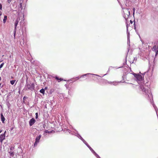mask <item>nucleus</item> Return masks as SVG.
Returning a JSON list of instances; mask_svg holds the SVG:
<instances>
[{"label":"nucleus","mask_w":158,"mask_h":158,"mask_svg":"<svg viewBox=\"0 0 158 158\" xmlns=\"http://www.w3.org/2000/svg\"><path fill=\"white\" fill-rule=\"evenodd\" d=\"M135 80L140 85L139 88L140 89L142 90L143 93L145 95V96L147 98H150V97H152V94L150 92V90L149 88L150 85H146L143 83L144 81L143 77L141 75L138 74L135 77Z\"/></svg>","instance_id":"f257e3e1"},{"label":"nucleus","mask_w":158,"mask_h":158,"mask_svg":"<svg viewBox=\"0 0 158 158\" xmlns=\"http://www.w3.org/2000/svg\"><path fill=\"white\" fill-rule=\"evenodd\" d=\"M26 87L28 89L32 91L35 89V85L34 83H32L31 84H29L26 81Z\"/></svg>","instance_id":"f03ea898"},{"label":"nucleus","mask_w":158,"mask_h":158,"mask_svg":"<svg viewBox=\"0 0 158 158\" xmlns=\"http://www.w3.org/2000/svg\"><path fill=\"white\" fill-rule=\"evenodd\" d=\"M71 134L77 136L79 139H80L83 142V143L85 142V141L78 133L77 131H76V132H73V133H71Z\"/></svg>","instance_id":"7ed1b4c3"},{"label":"nucleus","mask_w":158,"mask_h":158,"mask_svg":"<svg viewBox=\"0 0 158 158\" xmlns=\"http://www.w3.org/2000/svg\"><path fill=\"white\" fill-rule=\"evenodd\" d=\"M42 135H41L40 134L37 135L35 139V141L34 144V147H36L37 144L39 143L41 137Z\"/></svg>","instance_id":"20e7f679"},{"label":"nucleus","mask_w":158,"mask_h":158,"mask_svg":"<svg viewBox=\"0 0 158 158\" xmlns=\"http://www.w3.org/2000/svg\"><path fill=\"white\" fill-rule=\"evenodd\" d=\"M152 97H150V98H146L149 101H150V102H151V103L152 104V106H153V107L154 109H155V110L156 111V112H157V111H158V109L157 107L155 105V104H154V102H153V97H152ZM145 98H146V97H145Z\"/></svg>","instance_id":"39448f33"},{"label":"nucleus","mask_w":158,"mask_h":158,"mask_svg":"<svg viewBox=\"0 0 158 158\" xmlns=\"http://www.w3.org/2000/svg\"><path fill=\"white\" fill-rule=\"evenodd\" d=\"M19 22V19L18 18H17L15 19V27L14 29V35L15 38V35L16 33L17 27L18 25Z\"/></svg>","instance_id":"423d86ee"},{"label":"nucleus","mask_w":158,"mask_h":158,"mask_svg":"<svg viewBox=\"0 0 158 158\" xmlns=\"http://www.w3.org/2000/svg\"><path fill=\"white\" fill-rule=\"evenodd\" d=\"M84 143L89 148V150L91 151V152L94 155V156L96 155L97 154L95 151L90 147L88 144L85 141Z\"/></svg>","instance_id":"0eeeda50"},{"label":"nucleus","mask_w":158,"mask_h":158,"mask_svg":"<svg viewBox=\"0 0 158 158\" xmlns=\"http://www.w3.org/2000/svg\"><path fill=\"white\" fill-rule=\"evenodd\" d=\"M126 11L127 14H124L123 16L124 18L125 19L126 21L128 18L129 16L130 15V11L128 9H127Z\"/></svg>","instance_id":"6e6552de"},{"label":"nucleus","mask_w":158,"mask_h":158,"mask_svg":"<svg viewBox=\"0 0 158 158\" xmlns=\"http://www.w3.org/2000/svg\"><path fill=\"white\" fill-rule=\"evenodd\" d=\"M36 120L34 118H31L29 122L30 126H32L35 122Z\"/></svg>","instance_id":"1a4fd4ad"},{"label":"nucleus","mask_w":158,"mask_h":158,"mask_svg":"<svg viewBox=\"0 0 158 158\" xmlns=\"http://www.w3.org/2000/svg\"><path fill=\"white\" fill-rule=\"evenodd\" d=\"M88 75H95V76H98L99 77H101L99 75H97V74H92V73H88L82 75L80 76V78H83V77H85L87 76Z\"/></svg>","instance_id":"9d476101"},{"label":"nucleus","mask_w":158,"mask_h":158,"mask_svg":"<svg viewBox=\"0 0 158 158\" xmlns=\"http://www.w3.org/2000/svg\"><path fill=\"white\" fill-rule=\"evenodd\" d=\"M119 83H120V82H123V83L125 82L126 83H127V82H125V81H120L119 82H117V81H113L112 82V84H113L114 85L116 86V85H118V83H119ZM127 83L130 84H132V83Z\"/></svg>","instance_id":"9b49d317"},{"label":"nucleus","mask_w":158,"mask_h":158,"mask_svg":"<svg viewBox=\"0 0 158 158\" xmlns=\"http://www.w3.org/2000/svg\"><path fill=\"white\" fill-rule=\"evenodd\" d=\"M5 138V134H2L0 135V141L1 143H2L3 140Z\"/></svg>","instance_id":"f8f14e48"},{"label":"nucleus","mask_w":158,"mask_h":158,"mask_svg":"<svg viewBox=\"0 0 158 158\" xmlns=\"http://www.w3.org/2000/svg\"><path fill=\"white\" fill-rule=\"evenodd\" d=\"M21 37L22 38V39L19 40L20 45L22 46H23V45H24V44L25 43L23 37Z\"/></svg>","instance_id":"ddd939ff"},{"label":"nucleus","mask_w":158,"mask_h":158,"mask_svg":"<svg viewBox=\"0 0 158 158\" xmlns=\"http://www.w3.org/2000/svg\"><path fill=\"white\" fill-rule=\"evenodd\" d=\"M0 116H1V121H2V123H5L4 122H5V118L4 117L2 113H1Z\"/></svg>","instance_id":"4468645a"},{"label":"nucleus","mask_w":158,"mask_h":158,"mask_svg":"<svg viewBox=\"0 0 158 158\" xmlns=\"http://www.w3.org/2000/svg\"><path fill=\"white\" fill-rule=\"evenodd\" d=\"M136 25L135 24V20H134V29H135V32L136 33L139 35V37H140V35L139 34V33H138V31L136 28Z\"/></svg>","instance_id":"2eb2a0df"},{"label":"nucleus","mask_w":158,"mask_h":158,"mask_svg":"<svg viewBox=\"0 0 158 158\" xmlns=\"http://www.w3.org/2000/svg\"><path fill=\"white\" fill-rule=\"evenodd\" d=\"M55 79L57 80L58 82H60L61 81H65L63 79L61 78H59L58 76H56L54 77Z\"/></svg>","instance_id":"dca6fc26"},{"label":"nucleus","mask_w":158,"mask_h":158,"mask_svg":"<svg viewBox=\"0 0 158 158\" xmlns=\"http://www.w3.org/2000/svg\"><path fill=\"white\" fill-rule=\"evenodd\" d=\"M9 153L10 156V158H12V157H13L14 155V152L10 151L9 152Z\"/></svg>","instance_id":"f3484780"},{"label":"nucleus","mask_w":158,"mask_h":158,"mask_svg":"<svg viewBox=\"0 0 158 158\" xmlns=\"http://www.w3.org/2000/svg\"><path fill=\"white\" fill-rule=\"evenodd\" d=\"M102 80H103L104 81V82L106 83H108L110 84H112V81H109L106 80H105V79H102Z\"/></svg>","instance_id":"a211bd4d"},{"label":"nucleus","mask_w":158,"mask_h":158,"mask_svg":"<svg viewBox=\"0 0 158 158\" xmlns=\"http://www.w3.org/2000/svg\"><path fill=\"white\" fill-rule=\"evenodd\" d=\"M40 92L44 95L45 93L44 89V88H42L40 90Z\"/></svg>","instance_id":"6ab92c4d"},{"label":"nucleus","mask_w":158,"mask_h":158,"mask_svg":"<svg viewBox=\"0 0 158 158\" xmlns=\"http://www.w3.org/2000/svg\"><path fill=\"white\" fill-rule=\"evenodd\" d=\"M7 19V16L6 15H4V19H3V22L4 23H5L6 22V20Z\"/></svg>","instance_id":"aec40b11"},{"label":"nucleus","mask_w":158,"mask_h":158,"mask_svg":"<svg viewBox=\"0 0 158 158\" xmlns=\"http://www.w3.org/2000/svg\"><path fill=\"white\" fill-rule=\"evenodd\" d=\"M127 38L128 40H129V35H130V32L128 31V30H127Z\"/></svg>","instance_id":"412c9836"},{"label":"nucleus","mask_w":158,"mask_h":158,"mask_svg":"<svg viewBox=\"0 0 158 158\" xmlns=\"http://www.w3.org/2000/svg\"><path fill=\"white\" fill-rule=\"evenodd\" d=\"M15 81H16V80H15L10 81V84L11 85H13L15 83Z\"/></svg>","instance_id":"4be33fe9"},{"label":"nucleus","mask_w":158,"mask_h":158,"mask_svg":"<svg viewBox=\"0 0 158 158\" xmlns=\"http://www.w3.org/2000/svg\"><path fill=\"white\" fill-rule=\"evenodd\" d=\"M51 133V131H49L48 130H45L44 132V134L45 133Z\"/></svg>","instance_id":"5701e85b"},{"label":"nucleus","mask_w":158,"mask_h":158,"mask_svg":"<svg viewBox=\"0 0 158 158\" xmlns=\"http://www.w3.org/2000/svg\"><path fill=\"white\" fill-rule=\"evenodd\" d=\"M128 51H129V50H128V51L127 53V55H126V58H125V63H124L123 64H126V63H127V54H128Z\"/></svg>","instance_id":"b1692460"},{"label":"nucleus","mask_w":158,"mask_h":158,"mask_svg":"<svg viewBox=\"0 0 158 158\" xmlns=\"http://www.w3.org/2000/svg\"><path fill=\"white\" fill-rule=\"evenodd\" d=\"M154 51H155V52H156V54H155V56H157V55L158 54V49H156V50H153Z\"/></svg>","instance_id":"393cba45"},{"label":"nucleus","mask_w":158,"mask_h":158,"mask_svg":"<svg viewBox=\"0 0 158 158\" xmlns=\"http://www.w3.org/2000/svg\"><path fill=\"white\" fill-rule=\"evenodd\" d=\"M77 79L75 78H72L70 80V81L72 82L75 81Z\"/></svg>","instance_id":"a878e982"},{"label":"nucleus","mask_w":158,"mask_h":158,"mask_svg":"<svg viewBox=\"0 0 158 158\" xmlns=\"http://www.w3.org/2000/svg\"><path fill=\"white\" fill-rule=\"evenodd\" d=\"M131 74L133 75L135 77V78L136 77V76L138 74H136L135 73H134V72H132V73H131Z\"/></svg>","instance_id":"bb28decb"},{"label":"nucleus","mask_w":158,"mask_h":158,"mask_svg":"<svg viewBox=\"0 0 158 158\" xmlns=\"http://www.w3.org/2000/svg\"><path fill=\"white\" fill-rule=\"evenodd\" d=\"M132 10L133 11V15H134L135 10V7H133L132 9Z\"/></svg>","instance_id":"cd10ccee"},{"label":"nucleus","mask_w":158,"mask_h":158,"mask_svg":"<svg viewBox=\"0 0 158 158\" xmlns=\"http://www.w3.org/2000/svg\"><path fill=\"white\" fill-rule=\"evenodd\" d=\"M4 64V63H2L0 64V69H1V68H2L3 67Z\"/></svg>","instance_id":"c85d7f7f"},{"label":"nucleus","mask_w":158,"mask_h":158,"mask_svg":"<svg viewBox=\"0 0 158 158\" xmlns=\"http://www.w3.org/2000/svg\"><path fill=\"white\" fill-rule=\"evenodd\" d=\"M14 149V147L13 146H11L10 148V151H13Z\"/></svg>","instance_id":"c756f323"},{"label":"nucleus","mask_w":158,"mask_h":158,"mask_svg":"<svg viewBox=\"0 0 158 158\" xmlns=\"http://www.w3.org/2000/svg\"><path fill=\"white\" fill-rule=\"evenodd\" d=\"M114 68V67L110 66V67L109 68V69H108V71H107V73H108V72H109L110 70V69H111V68Z\"/></svg>","instance_id":"7c9ffc66"},{"label":"nucleus","mask_w":158,"mask_h":158,"mask_svg":"<svg viewBox=\"0 0 158 158\" xmlns=\"http://www.w3.org/2000/svg\"><path fill=\"white\" fill-rule=\"evenodd\" d=\"M38 118V113L37 112L35 113V118L36 119Z\"/></svg>","instance_id":"2f4dec72"},{"label":"nucleus","mask_w":158,"mask_h":158,"mask_svg":"<svg viewBox=\"0 0 158 158\" xmlns=\"http://www.w3.org/2000/svg\"><path fill=\"white\" fill-rule=\"evenodd\" d=\"M97 158H101L97 154H96V155L95 156Z\"/></svg>","instance_id":"473e14b6"},{"label":"nucleus","mask_w":158,"mask_h":158,"mask_svg":"<svg viewBox=\"0 0 158 158\" xmlns=\"http://www.w3.org/2000/svg\"><path fill=\"white\" fill-rule=\"evenodd\" d=\"M28 98V97H27V96H24L23 97V99L24 100H25L26 99H27Z\"/></svg>","instance_id":"72a5a7b5"},{"label":"nucleus","mask_w":158,"mask_h":158,"mask_svg":"<svg viewBox=\"0 0 158 158\" xmlns=\"http://www.w3.org/2000/svg\"><path fill=\"white\" fill-rule=\"evenodd\" d=\"M2 5L1 3H0V10H2Z\"/></svg>","instance_id":"f704fd0d"},{"label":"nucleus","mask_w":158,"mask_h":158,"mask_svg":"<svg viewBox=\"0 0 158 158\" xmlns=\"http://www.w3.org/2000/svg\"><path fill=\"white\" fill-rule=\"evenodd\" d=\"M10 95H11V93H10V92H9V94H8V95H7V98H8V97H9V96H10Z\"/></svg>","instance_id":"c9c22d12"},{"label":"nucleus","mask_w":158,"mask_h":158,"mask_svg":"<svg viewBox=\"0 0 158 158\" xmlns=\"http://www.w3.org/2000/svg\"><path fill=\"white\" fill-rule=\"evenodd\" d=\"M12 0H7V2L8 4H10V3L11 2Z\"/></svg>","instance_id":"e433bc0d"},{"label":"nucleus","mask_w":158,"mask_h":158,"mask_svg":"<svg viewBox=\"0 0 158 158\" xmlns=\"http://www.w3.org/2000/svg\"><path fill=\"white\" fill-rule=\"evenodd\" d=\"M126 27H127V30H128V24L127 23H126Z\"/></svg>","instance_id":"4c0bfd02"},{"label":"nucleus","mask_w":158,"mask_h":158,"mask_svg":"<svg viewBox=\"0 0 158 158\" xmlns=\"http://www.w3.org/2000/svg\"><path fill=\"white\" fill-rule=\"evenodd\" d=\"M130 71H129V73L131 74V73H132V72H133L132 70H131V68H130Z\"/></svg>","instance_id":"58836bf2"},{"label":"nucleus","mask_w":158,"mask_h":158,"mask_svg":"<svg viewBox=\"0 0 158 158\" xmlns=\"http://www.w3.org/2000/svg\"><path fill=\"white\" fill-rule=\"evenodd\" d=\"M75 78H76V79L77 80H78V79H79L80 78V77H75Z\"/></svg>","instance_id":"ea45409f"},{"label":"nucleus","mask_w":158,"mask_h":158,"mask_svg":"<svg viewBox=\"0 0 158 158\" xmlns=\"http://www.w3.org/2000/svg\"><path fill=\"white\" fill-rule=\"evenodd\" d=\"M126 76L123 75L122 77V78L123 80H124V78Z\"/></svg>","instance_id":"a19ab883"},{"label":"nucleus","mask_w":158,"mask_h":158,"mask_svg":"<svg viewBox=\"0 0 158 158\" xmlns=\"http://www.w3.org/2000/svg\"><path fill=\"white\" fill-rule=\"evenodd\" d=\"M156 113L158 119V111H157V112H156Z\"/></svg>","instance_id":"79ce46f5"},{"label":"nucleus","mask_w":158,"mask_h":158,"mask_svg":"<svg viewBox=\"0 0 158 158\" xmlns=\"http://www.w3.org/2000/svg\"><path fill=\"white\" fill-rule=\"evenodd\" d=\"M47 89H48V87H45L44 88V91H45V90Z\"/></svg>","instance_id":"37998d69"},{"label":"nucleus","mask_w":158,"mask_h":158,"mask_svg":"<svg viewBox=\"0 0 158 158\" xmlns=\"http://www.w3.org/2000/svg\"><path fill=\"white\" fill-rule=\"evenodd\" d=\"M46 126V125L44 124L43 125V127L44 129L45 128V126Z\"/></svg>","instance_id":"c03bdc74"},{"label":"nucleus","mask_w":158,"mask_h":158,"mask_svg":"<svg viewBox=\"0 0 158 158\" xmlns=\"http://www.w3.org/2000/svg\"><path fill=\"white\" fill-rule=\"evenodd\" d=\"M130 23L131 24H132L133 23V21L131 20H130Z\"/></svg>","instance_id":"a18cd8bd"},{"label":"nucleus","mask_w":158,"mask_h":158,"mask_svg":"<svg viewBox=\"0 0 158 158\" xmlns=\"http://www.w3.org/2000/svg\"><path fill=\"white\" fill-rule=\"evenodd\" d=\"M23 102L24 103H26V102H25V100H23Z\"/></svg>","instance_id":"49530a36"},{"label":"nucleus","mask_w":158,"mask_h":158,"mask_svg":"<svg viewBox=\"0 0 158 158\" xmlns=\"http://www.w3.org/2000/svg\"><path fill=\"white\" fill-rule=\"evenodd\" d=\"M2 12L0 11V16H1L2 15Z\"/></svg>","instance_id":"de8ad7c7"},{"label":"nucleus","mask_w":158,"mask_h":158,"mask_svg":"<svg viewBox=\"0 0 158 158\" xmlns=\"http://www.w3.org/2000/svg\"><path fill=\"white\" fill-rule=\"evenodd\" d=\"M2 130L0 129V133H1V132H2Z\"/></svg>","instance_id":"09e8293b"},{"label":"nucleus","mask_w":158,"mask_h":158,"mask_svg":"<svg viewBox=\"0 0 158 158\" xmlns=\"http://www.w3.org/2000/svg\"><path fill=\"white\" fill-rule=\"evenodd\" d=\"M137 58L135 57L134 58V60H137Z\"/></svg>","instance_id":"8fccbe9b"},{"label":"nucleus","mask_w":158,"mask_h":158,"mask_svg":"<svg viewBox=\"0 0 158 158\" xmlns=\"http://www.w3.org/2000/svg\"><path fill=\"white\" fill-rule=\"evenodd\" d=\"M6 133V131H5L3 134H5H5Z\"/></svg>","instance_id":"3c124183"},{"label":"nucleus","mask_w":158,"mask_h":158,"mask_svg":"<svg viewBox=\"0 0 158 158\" xmlns=\"http://www.w3.org/2000/svg\"><path fill=\"white\" fill-rule=\"evenodd\" d=\"M122 67H119L117 68V69H118V68H122Z\"/></svg>","instance_id":"603ef678"},{"label":"nucleus","mask_w":158,"mask_h":158,"mask_svg":"<svg viewBox=\"0 0 158 158\" xmlns=\"http://www.w3.org/2000/svg\"><path fill=\"white\" fill-rule=\"evenodd\" d=\"M128 42H129V43H130V41H129V40H128V41H127V43H128Z\"/></svg>","instance_id":"864d4df0"},{"label":"nucleus","mask_w":158,"mask_h":158,"mask_svg":"<svg viewBox=\"0 0 158 158\" xmlns=\"http://www.w3.org/2000/svg\"><path fill=\"white\" fill-rule=\"evenodd\" d=\"M145 73H143V76H144V75Z\"/></svg>","instance_id":"5fc2aeb1"},{"label":"nucleus","mask_w":158,"mask_h":158,"mask_svg":"<svg viewBox=\"0 0 158 158\" xmlns=\"http://www.w3.org/2000/svg\"><path fill=\"white\" fill-rule=\"evenodd\" d=\"M106 75V74H104V76H105V75Z\"/></svg>","instance_id":"6e6d98bb"},{"label":"nucleus","mask_w":158,"mask_h":158,"mask_svg":"<svg viewBox=\"0 0 158 158\" xmlns=\"http://www.w3.org/2000/svg\"><path fill=\"white\" fill-rule=\"evenodd\" d=\"M11 78H13V77H11Z\"/></svg>","instance_id":"4d7b16f0"},{"label":"nucleus","mask_w":158,"mask_h":158,"mask_svg":"<svg viewBox=\"0 0 158 158\" xmlns=\"http://www.w3.org/2000/svg\"><path fill=\"white\" fill-rule=\"evenodd\" d=\"M0 106H1V107H2V106L1 105H0Z\"/></svg>","instance_id":"13d9d810"},{"label":"nucleus","mask_w":158,"mask_h":158,"mask_svg":"<svg viewBox=\"0 0 158 158\" xmlns=\"http://www.w3.org/2000/svg\"><path fill=\"white\" fill-rule=\"evenodd\" d=\"M3 85H2V87H3Z\"/></svg>","instance_id":"bf43d9fd"}]
</instances>
